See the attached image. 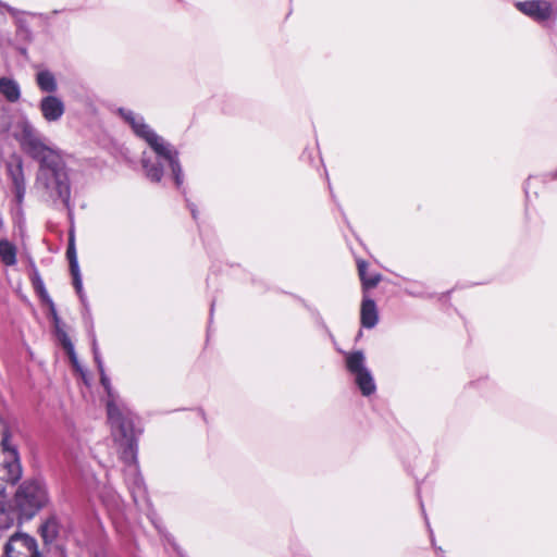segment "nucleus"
<instances>
[{"mask_svg": "<svg viewBox=\"0 0 557 557\" xmlns=\"http://www.w3.org/2000/svg\"><path fill=\"white\" fill-rule=\"evenodd\" d=\"M22 149L39 162L35 188L42 200L61 201L72 215L71 184L59 150L47 145L39 132L28 122L22 124L18 138Z\"/></svg>", "mask_w": 557, "mask_h": 557, "instance_id": "1", "label": "nucleus"}, {"mask_svg": "<svg viewBox=\"0 0 557 557\" xmlns=\"http://www.w3.org/2000/svg\"><path fill=\"white\" fill-rule=\"evenodd\" d=\"M122 117L131 125L134 133L143 138L153 150L157 162H152L146 153L143 156V168L146 176L152 182H160L163 175V166L168 165L173 174L176 186L183 184V172L177 158V151L161 136L147 125L144 119L131 110L121 109Z\"/></svg>", "mask_w": 557, "mask_h": 557, "instance_id": "2", "label": "nucleus"}, {"mask_svg": "<svg viewBox=\"0 0 557 557\" xmlns=\"http://www.w3.org/2000/svg\"><path fill=\"white\" fill-rule=\"evenodd\" d=\"M107 411L120 459L128 466L135 465L137 436L141 432L135 424L137 417L128 408L115 403L114 399L107 401Z\"/></svg>", "mask_w": 557, "mask_h": 557, "instance_id": "3", "label": "nucleus"}, {"mask_svg": "<svg viewBox=\"0 0 557 557\" xmlns=\"http://www.w3.org/2000/svg\"><path fill=\"white\" fill-rule=\"evenodd\" d=\"M49 503L46 484L39 479L24 481L15 491L13 504L22 518L30 520Z\"/></svg>", "mask_w": 557, "mask_h": 557, "instance_id": "4", "label": "nucleus"}, {"mask_svg": "<svg viewBox=\"0 0 557 557\" xmlns=\"http://www.w3.org/2000/svg\"><path fill=\"white\" fill-rule=\"evenodd\" d=\"M344 362L360 394L363 397H370L375 394L376 383L372 372L367 367L364 352L362 350L344 352Z\"/></svg>", "mask_w": 557, "mask_h": 557, "instance_id": "5", "label": "nucleus"}, {"mask_svg": "<svg viewBox=\"0 0 557 557\" xmlns=\"http://www.w3.org/2000/svg\"><path fill=\"white\" fill-rule=\"evenodd\" d=\"M22 466L16 448L11 444L10 434L4 426L1 431L0 449V479L4 482L15 484L22 478Z\"/></svg>", "mask_w": 557, "mask_h": 557, "instance_id": "6", "label": "nucleus"}, {"mask_svg": "<svg viewBox=\"0 0 557 557\" xmlns=\"http://www.w3.org/2000/svg\"><path fill=\"white\" fill-rule=\"evenodd\" d=\"M7 557H41L37 542L25 533H15L4 546Z\"/></svg>", "mask_w": 557, "mask_h": 557, "instance_id": "7", "label": "nucleus"}, {"mask_svg": "<svg viewBox=\"0 0 557 557\" xmlns=\"http://www.w3.org/2000/svg\"><path fill=\"white\" fill-rule=\"evenodd\" d=\"M515 7L522 14L537 23L546 22L557 14L555 7L546 0L517 1Z\"/></svg>", "mask_w": 557, "mask_h": 557, "instance_id": "8", "label": "nucleus"}, {"mask_svg": "<svg viewBox=\"0 0 557 557\" xmlns=\"http://www.w3.org/2000/svg\"><path fill=\"white\" fill-rule=\"evenodd\" d=\"M39 110L47 122H57L64 114L65 104L59 97L49 95L40 100Z\"/></svg>", "mask_w": 557, "mask_h": 557, "instance_id": "9", "label": "nucleus"}, {"mask_svg": "<svg viewBox=\"0 0 557 557\" xmlns=\"http://www.w3.org/2000/svg\"><path fill=\"white\" fill-rule=\"evenodd\" d=\"M66 257L69 259L70 270H71V274L73 276V285L76 289V293H77L81 301L83 302V305L85 307H87L86 295L84 294V290H83L82 276H81L79 267H78L77 257H76L74 238L72 236L70 237L69 246L66 249Z\"/></svg>", "mask_w": 557, "mask_h": 557, "instance_id": "10", "label": "nucleus"}, {"mask_svg": "<svg viewBox=\"0 0 557 557\" xmlns=\"http://www.w3.org/2000/svg\"><path fill=\"white\" fill-rule=\"evenodd\" d=\"M8 174L12 181L15 197L18 203H21L25 196V177H24V171H23V163L18 159L15 163L10 162L7 165Z\"/></svg>", "mask_w": 557, "mask_h": 557, "instance_id": "11", "label": "nucleus"}, {"mask_svg": "<svg viewBox=\"0 0 557 557\" xmlns=\"http://www.w3.org/2000/svg\"><path fill=\"white\" fill-rule=\"evenodd\" d=\"M379 322V312L375 301L363 295L360 307V324L362 327L371 330Z\"/></svg>", "mask_w": 557, "mask_h": 557, "instance_id": "12", "label": "nucleus"}, {"mask_svg": "<svg viewBox=\"0 0 557 557\" xmlns=\"http://www.w3.org/2000/svg\"><path fill=\"white\" fill-rule=\"evenodd\" d=\"M25 520L17 507L12 503L0 502V529H9L16 521Z\"/></svg>", "mask_w": 557, "mask_h": 557, "instance_id": "13", "label": "nucleus"}, {"mask_svg": "<svg viewBox=\"0 0 557 557\" xmlns=\"http://www.w3.org/2000/svg\"><path fill=\"white\" fill-rule=\"evenodd\" d=\"M36 83L44 92H54L58 89L57 79L52 72L48 70L39 71L36 74Z\"/></svg>", "mask_w": 557, "mask_h": 557, "instance_id": "14", "label": "nucleus"}, {"mask_svg": "<svg viewBox=\"0 0 557 557\" xmlns=\"http://www.w3.org/2000/svg\"><path fill=\"white\" fill-rule=\"evenodd\" d=\"M0 94L10 102H15L21 97L18 84L11 78H0Z\"/></svg>", "mask_w": 557, "mask_h": 557, "instance_id": "15", "label": "nucleus"}, {"mask_svg": "<svg viewBox=\"0 0 557 557\" xmlns=\"http://www.w3.org/2000/svg\"><path fill=\"white\" fill-rule=\"evenodd\" d=\"M45 543L53 542L59 534V522L54 516L49 517L39 528Z\"/></svg>", "mask_w": 557, "mask_h": 557, "instance_id": "16", "label": "nucleus"}, {"mask_svg": "<svg viewBox=\"0 0 557 557\" xmlns=\"http://www.w3.org/2000/svg\"><path fill=\"white\" fill-rule=\"evenodd\" d=\"M0 258L5 265L16 263V248L7 239L0 240Z\"/></svg>", "mask_w": 557, "mask_h": 557, "instance_id": "17", "label": "nucleus"}, {"mask_svg": "<svg viewBox=\"0 0 557 557\" xmlns=\"http://www.w3.org/2000/svg\"><path fill=\"white\" fill-rule=\"evenodd\" d=\"M404 290L407 295L418 298H431L433 296L426 292L425 285L422 282H410Z\"/></svg>", "mask_w": 557, "mask_h": 557, "instance_id": "18", "label": "nucleus"}, {"mask_svg": "<svg viewBox=\"0 0 557 557\" xmlns=\"http://www.w3.org/2000/svg\"><path fill=\"white\" fill-rule=\"evenodd\" d=\"M382 280V275L380 273L372 274L370 276L363 277L361 281L363 292L374 288L379 285Z\"/></svg>", "mask_w": 557, "mask_h": 557, "instance_id": "19", "label": "nucleus"}, {"mask_svg": "<svg viewBox=\"0 0 557 557\" xmlns=\"http://www.w3.org/2000/svg\"><path fill=\"white\" fill-rule=\"evenodd\" d=\"M99 373H100V382L108 394V400L114 399V401L117 403V396L112 391V387L110 384V379L107 376L104 371H99Z\"/></svg>", "mask_w": 557, "mask_h": 557, "instance_id": "20", "label": "nucleus"}, {"mask_svg": "<svg viewBox=\"0 0 557 557\" xmlns=\"http://www.w3.org/2000/svg\"><path fill=\"white\" fill-rule=\"evenodd\" d=\"M91 346H92L94 358L97 363L98 370L104 371L103 362H102V359H101V356L99 352V348H98L97 339H96L95 335H92Z\"/></svg>", "mask_w": 557, "mask_h": 557, "instance_id": "21", "label": "nucleus"}, {"mask_svg": "<svg viewBox=\"0 0 557 557\" xmlns=\"http://www.w3.org/2000/svg\"><path fill=\"white\" fill-rule=\"evenodd\" d=\"M63 347L67 351L69 357H70L72 363L74 366H76L77 364V358H76V355H75V351H74V347H73L71 341L69 338H66V337H64V339H63Z\"/></svg>", "mask_w": 557, "mask_h": 557, "instance_id": "22", "label": "nucleus"}, {"mask_svg": "<svg viewBox=\"0 0 557 557\" xmlns=\"http://www.w3.org/2000/svg\"><path fill=\"white\" fill-rule=\"evenodd\" d=\"M63 347L67 351L69 357H70L72 363L74 366H76L77 364V358H76V355H75V351H74V347H73L71 341L69 338H66V337H64V339H63Z\"/></svg>", "mask_w": 557, "mask_h": 557, "instance_id": "23", "label": "nucleus"}, {"mask_svg": "<svg viewBox=\"0 0 557 557\" xmlns=\"http://www.w3.org/2000/svg\"><path fill=\"white\" fill-rule=\"evenodd\" d=\"M63 347L67 351L69 357H70L72 363L74 366H76L77 364V358H76V355H75V351H74V347H73L71 341L69 338H66V337H64V339H63Z\"/></svg>", "mask_w": 557, "mask_h": 557, "instance_id": "24", "label": "nucleus"}, {"mask_svg": "<svg viewBox=\"0 0 557 557\" xmlns=\"http://www.w3.org/2000/svg\"><path fill=\"white\" fill-rule=\"evenodd\" d=\"M358 274L360 280L367 276L368 262L363 259L357 260Z\"/></svg>", "mask_w": 557, "mask_h": 557, "instance_id": "25", "label": "nucleus"}, {"mask_svg": "<svg viewBox=\"0 0 557 557\" xmlns=\"http://www.w3.org/2000/svg\"><path fill=\"white\" fill-rule=\"evenodd\" d=\"M536 177H533V176H529L528 180L525 181L524 185H523V190H524V194H525V197L527 199H529L530 197V186H531V182L533 180H535Z\"/></svg>", "mask_w": 557, "mask_h": 557, "instance_id": "26", "label": "nucleus"}, {"mask_svg": "<svg viewBox=\"0 0 557 557\" xmlns=\"http://www.w3.org/2000/svg\"><path fill=\"white\" fill-rule=\"evenodd\" d=\"M547 180H557V170L542 176V182H546Z\"/></svg>", "mask_w": 557, "mask_h": 557, "instance_id": "27", "label": "nucleus"}, {"mask_svg": "<svg viewBox=\"0 0 557 557\" xmlns=\"http://www.w3.org/2000/svg\"><path fill=\"white\" fill-rule=\"evenodd\" d=\"M431 542H432V545H433V547L435 548V550H436L437 553H443L442 547H441V546H436V545H435V540H434V536H433V533H432V532H431Z\"/></svg>", "mask_w": 557, "mask_h": 557, "instance_id": "28", "label": "nucleus"}, {"mask_svg": "<svg viewBox=\"0 0 557 557\" xmlns=\"http://www.w3.org/2000/svg\"><path fill=\"white\" fill-rule=\"evenodd\" d=\"M189 209H190V212H191V215L195 220H197V211L196 209L194 208V206H189Z\"/></svg>", "mask_w": 557, "mask_h": 557, "instance_id": "29", "label": "nucleus"}, {"mask_svg": "<svg viewBox=\"0 0 557 557\" xmlns=\"http://www.w3.org/2000/svg\"><path fill=\"white\" fill-rule=\"evenodd\" d=\"M5 7H7L5 4H3L2 2H0V9H1V8H5Z\"/></svg>", "mask_w": 557, "mask_h": 557, "instance_id": "30", "label": "nucleus"}]
</instances>
